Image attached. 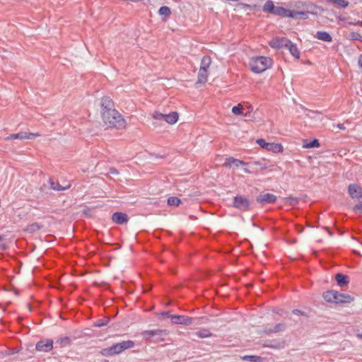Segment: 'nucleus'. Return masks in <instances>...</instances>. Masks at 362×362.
Returning <instances> with one entry per match:
<instances>
[{
	"mask_svg": "<svg viewBox=\"0 0 362 362\" xmlns=\"http://www.w3.org/2000/svg\"><path fill=\"white\" fill-rule=\"evenodd\" d=\"M265 347L272 348L275 349H281L284 348L285 346V342L284 340H277V339H273V340H268L265 341V343L263 344Z\"/></svg>",
	"mask_w": 362,
	"mask_h": 362,
	"instance_id": "2eb2a0df",
	"label": "nucleus"
},
{
	"mask_svg": "<svg viewBox=\"0 0 362 362\" xmlns=\"http://www.w3.org/2000/svg\"><path fill=\"white\" fill-rule=\"evenodd\" d=\"M211 63V57L208 55L204 56L202 59V62H201L200 69H204L208 70Z\"/></svg>",
	"mask_w": 362,
	"mask_h": 362,
	"instance_id": "c756f323",
	"label": "nucleus"
},
{
	"mask_svg": "<svg viewBox=\"0 0 362 362\" xmlns=\"http://www.w3.org/2000/svg\"><path fill=\"white\" fill-rule=\"evenodd\" d=\"M289 52L296 58L299 59L300 58V52L296 46V44L293 43L290 40L288 42V46L286 47Z\"/></svg>",
	"mask_w": 362,
	"mask_h": 362,
	"instance_id": "aec40b11",
	"label": "nucleus"
},
{
	"mask_svg": "<svg viewBox=\"0 0 362 362\" xmlns=\"http://www.w3.org/2000/svg\"><path fill=\"white\" fill-rule=\"evenodd\" d=\"M40 134H37V133H27V132H19V133H17V134H12L11 135H9L8 136H7L6 138V140H10V139H20V140H23V139H32L33 138H35L37 136H39Z\"/></svg>",
	"mask_w": 362,
	"mask_h": 362,
	"instance_id": "1a4fd4ad",
	"label": "nucleus"
},
{
	"mask_svg": "<svg viewBox=\"0 0 362 362\" xmlns=\"http://www.w3.org/2000/svg\"><path fill=\"white\" fill-rule=\"evenodd\" d=\"M303 146L305 148H317L320 146V142L318 139H314L311 141H308V140H305L303 141Z\"/></svg>",
	"mask_w": 362,
	"mask_h": 362,
	"instance_id": "bb28decb",
	"label": "nucleus"
},
{
	"mask_svg": "<svg viewBox=\"0 0 362 362\" xmlns=\"http://www.w3.org/2000/svg\"><path fill=\"white\" fill-rule=\"evenodd\" d=\"M102 112H109L115 110L114 108V103L112 100L107 96L103 97L101 101Z\"/></svg>",
	"mask_w": 362,
	"mask_h": 362,
	"instance_id": "4468645a",
	"label": "nucleus"
},
{
	"mask_svg": "<svg viewBox=\"0 0 362 362\" xmlns=\"http://www.w3.org/2000/svg\"><path fill=\"white\" fill-rule=\"evenodd\" d=\"M109 173H110V174H112V175H117V174H118V171H117V170L116 168H110V170H109Z\"/></svg>",
	"mask_w": 362,
	"mask_h": 362,
	"instance_id": "09e8293b",
	"label": "nucleus"
},
{
	"mask_svg": "<svg viewBox=\"0 0 362 362\" xmlns=\"http://www.w3.org/2000/svg\"><path fill=\"white\" fill-rule=\"evenodd\" d=\"M3 240V237L0 235V242Z\"/></svg>",
	"mask_w": 362,
	"mask_h": 362,
	"instance_id": "e2e57ef3",
	"label": "nucleus"
},
{
	"mask_svg": "<svg viewBox=\"0 0 362 362\" xmlns=\"http://www.w3.org/2000/svg\"><path fill=\"white\" fill-rule=\"evenodd\" d=\"M276 6H274L272 0H267L262 7V11L265 13L274 14Z\"/></svg>",
	"mask_w": 362,
	"mask_h": 362,
	"instance_id": "4be33fe9",
	"label": "nucleus"
},
{
	"mask_svg": "<svg viewBox=\"0 0 362 362\" xmlns=\"http://www.w3.org/2000/svg\"><path fill=\"white\" fill-rule=\"evenodd\" d=\"M293 313L302 315L303 312L299 310H298V309H295V310H293Z\"/></svg>",
	"mask_w": 362,
	"mask_h": 362,
	"instance_id": "603ef678",
	"label": "nucleus"
},
{
	"mask_svg": "<svg viewBox=\"0 0 362 362\" xmlns=\"http://www.w3.org/2000/svg\"><path fill=\"white\" fill-rule=\"evenodd\" d=\"M324 228L329 233V235H332L333 233L327 227H324Z\"/></svg>",
	"mask_w": 362,
	"mask_h": 362,
	"instance_id": "6e6d98bb",
	"label": "nucleus"
},
{
	"mask_svg": "<svg viewBox=\"0 0 362 362\" xmlns=\"http://www.w3.org/2000/svg\"><path fill=\"white\" fill-rule=\"evenodd\" d=\"M70 342H71V339L69 337H64L59 338L56 341L57 344H59L61 345L69 344Z\"/></svg>",
	"mask_w": 362,
	"mask_h": 362,
	"instance_id": "a19ab883",
	"label": "nucleus"
},
{
	"mask_svg": "<svg viewBox=\"0 0 362 362\" xmlns=\"http://www.w3.org/2000/svg\"><path fill=\"white\" fill-rule=\"evenodd\" d=\"M102 118L105 124L111 128L122 129L126 127V121L116 110L102 112Z\"/></svg>",
	"mask_w": 362,
	"mask_h": 362,
	"instance_id": "f257e3e1",
	"label": "nucleus"
},
{
	"mask_svg": "<svg viewBox=\"0 0 362 362\" xmlns=\"http://www.w3.org/2000/svg\"><path fill=\"white\" fill-rule=\"evenodd\" d=\"M167 203L169 206H178L181 203V200L177 197H170L167 199Z\"/></svg>",
	"mask_w": 362,
	"mask_h": 362,
	"instance_id": "7c9ffc66",
	"label": "nucleus"
},
{
	"mask_svg": "<svg viewBox=\"0 0 362 362\" xmlns=\"http://www.w3.org/2000/svg\"><path fill=\"white\" fill-rule=\"evenodd\" d=\"M354 301V298L347 293L337 291L335 303H350Z\"/></svg>",
	"mask_w": 362,
	"mask_h": 362,
	"instance_id": "dca6fc26",
	"label": "nucleus"
},
{
	"mask_svg": "<svg viewBox=\"0 0 362 362\" xmlns=\"http://www.w3.org/2000/svg\"><path fill=\"white\" fill-rule=\"evenodd\" d=\"M289 40L286 37H276L272 39L269 45L272 48L275 49H281L283 47H286L288 46V42Z\"/></svg>",
	"mask_w": 362,
	"mask_h": 362,
	"instance_id": "9d476101",
	"label": "nucleus"
},
{
	"mask_svg": "<svg viewBox=\"0 0 362 362\" xmlns=\"http://www.w3.org/2000/svg\"><path fill=\"white\" fill-rule=\"evenodd\" d=\"M358 65H359L360 68L362 69V54L359 57Z\"/></svg>",
	"mask_w": 362,
	"mask_h": 362,
	"instance_id": "3c124183",
	"label": "nucleus"
},
{
	"mask_svg": "<svg viewBox=\"0 0 362 362\" xmlns=\"http://www.w3.org/2000/svg\"><path fill=\"white\" fill-rule=\"evenodd\" d=\"M107 320H98V321H96L95 322V327H103V326H105L107 324Z\"/></svg>",
	"mask_w": 362,
	"mask_h": 362,
	"instance_id": "79ce46f5",
	"label": "nucleus"
},
{
	"mask_svg": "<svg viewBox=\"0 0 362 362\" xmlns=\"http://www.w3.org/2000/svg\"><path fill=\"white\" fill-rule=\"evenodd\" d=\"M336 295V291H327L323 293V298L328 303H335Z\"/></svg>",
	"mask_w": 362,
	"mask_h": 362,
	"instance_id": "393cba45",
	"label": "nucleus"
},
{
	"mask_svg": "<svg viewBox=\"0 0 362 362\" xmlns=\"http://www.w3.org/2000/svg\"><path fill=\"white\" fill-rule=\"evenodd\" d=\"M292 10H289L287 8H284L281 6H276V8L275 9V13L274 15L280 16V17H288L292 18L294 16L293 15Z\"/></svg>",
	"mask_w": 362,
	"mask_h": 362,
	"instance_id": "f3484780",
	"label": "nucleus"
},
{
	"mask_svg": "<svg viewBox=\"0 0 362 362\" xmlns=\"http://www.w3.org/2000/svg\"><path fill=\"white\" fill-rule=\"evenodd\" d=\"M272 64V60L269 57L263 56L252 58L250 62L251 70L254 73H262L269 69Z\"/></svg>",
	"mask_w": 362,
	"mask_h": 362,
	"instance_id": "f03ea898",
	"label": "nucleus"
},
{
	"mask_svg": "<svg viewBox=\"0 0 362 362\" xmlns=\"http://www.w3.org/2000/svg\"><path fill=\"white\" fill-rule=\"evenodd\" d=\"M257 144L264 149L274 153L283 151V146L281 144L268 143L263 139H258Z\"/></svg>",
	"mask_w": 362,
	"mask_h": 362,
	"instance_id": "20e7f679",
	"label": "nucleus"
},
{
	"mask_svg": "<svg viewBox=\"0 0 362 362\" xmlns=\"http://www.w3.org/2000/svg\"><path fill=\"white\" fill-rule=\"evenodd\" d=\"M112 220L114 223L123 225L128 221V216L125 213L122 212H115L112 216Z\"/></svg>",
	"mask_w": 362,
	"mask_h": 362,
	"instance_id": "f8f14e48",
	"label": "nucleus"
},
{
	"mask_svg": "<svg viewBox=\"0 0 362 362\" xmlns=\"http://www.w3.org/2000/svg\"><path fill=\"white\" fill-rule=\"evenodd\" d=\"M264 333H266L267 334H270L272 333H274V331H273V328H268V329H264Z\"/></svg>",
	"mask_w": 362,
	"mask_h": 362,
	"instance_id": "8fccbe9b",
	"label": "nucleus"
},
{
	"mask_svg": "<svg viewBox=\"0 0 362 362\" xmlns=\"http://www.w3.org/2000/svg\"><path fill=\"white\" fill-rule=\"evenodd\" d=\"M354 24L362 26V21H357L356 23H355Z\"/></svg>",
	"mask_w": 362,
	"mask_h": 362,
	"instance_id": "4d7b16f0",
	"label": "nucleus"
},
{
	"mask_svg": "<svg viewBox=\"0 0 362 362\" xmlns=\"http://www.w3.org/2000/svg\"><path fill=\"white\" fill-rule=\"evenodd\" d=\"M303 230V228H301L300 230L299 231L300 233H302Z\"/></svg>",
	"mask_w": 362,
	"mask_h": 362,
	"instance_id": "0e129e2a",
	"label": "nucleus"
},
{
	"mask_svg": "<svg viewBox=\"0 0 362 362\" xmlns=\"http://www.w3.org/2000/svg\"><path fill=\"white\" fill-rule=\"evenodd\" d=\"M329 1L342 8H346L349 4V2L346 0H329Z\"/></svg>",
	"mask_w": 362,
	"mask_h": 362,
	"instance_id": "e433bc0d",
	"label": "nucleus"
},
{
	"mask_svg": "<svg viewBox=\"0 0 362 362\" xmlns=\"http://www.w3.org/2000/svg\"><path fill=\"white\" fill-rule=\"evenodd\" d=\"M276 196L272 193H260L256 197V202L264 206L267 204H273L276 201Z\"/></svg>",
	"mask_w": 362,
	"mask_h": 362,
	"instance_id": "423d86ee",
	"label": "nucleus"
},
{
	"mask_svg": "<svg viewBox=\"0 0 362 362\" xmlns=\"http://www.w3.org/2000/svg\"><path fill=\"white\" fill-rule=\"evenodd\" d=\"M208 78V70L204 69H199L198 73V79L196 84L198 83H205L207 81Z\"/></svg>",
	"mask_w": 362,
	"mask_h": 362,
	"instance_id": "b1692460",
	"label": "nucleus"
},
{
	"mask_svg": "<svg viewBox=\"0 0 362 362\" xmlns=\"http://www.w3.org/2000/svg\"><path fill=\"white\" fill-rule=\"evenodd\" d=\"M49 184L50 189L53 190H57V191H62L66 190L70 188L71 185H68L66 187H62L59 185L58 182H54L52 178H49Z\"/></svg>",
	"mask_w": 362,
	"mask_h": 362,
	"instance_id": "5701e85b",
	"label": "nucleus"
},
{
	"mask_svg": "<svg viewBox=\"0 0 362 362\" xmlns=\"http://www.w3.org/2000/svg\"><path fill=\"white\" fill-rule=\"evenodd\" d=\"M348 192L351 198L362 197V189L356 184H351L349 185Z\"/></svg>",
	"mask_w": 362,
	"mask_h": 362,
	"instance_id": "ddd939ff",
	"label": "nucleus"
},
{
	"mask_svg": "<svg viewBox=\"0 0 362 362\" xmlns=\"http://www.w3.org/2000/svg\"><path fill=\"white\" fill-rule=\"evenodd\" d=\"M158 13L160 16H166V17L169 16L171 13L170 8L167 6H161L159 8Z\"/></svg>",
	"mask_w": 362,
	"mask_h": 362,
	"instance_id": "f704fd0d",
	"label": "nucleus"
},
{
	"mask_svg": "<svg viewBox=\"0 0 362 362\" xmlns=\"http://www.w3.org/2000/svg\"><path fill=\"white\" fill-rule=\"evenodd\" d=\"M247 109L248 110L247 112L245 113H243V115H244L246 117H248V119L251 120L252 119L250 118L251 117L250 113L252 111L253 108L251 105H249L248 107H247Z\"/></svg>",
	"mask_w": 362,
	"mask_h": 362,
	"instance_id": "a18cd8bd",
	"label": "nucleus"
},
{
	"mask_svg": "<svg viewBox=\"0 0 362 362\" xmlns=\"http://www.w3.org/2000/svg\"><path fill=\"white\" fill-rule=\"evenodd\" d=\"M165 115H166V114H163V119H162V120L165 121Z\"/></svg>",
	"mask_w": 362,
	"mask_h": 362,
	"instance_id": "680f3d73",
	"label": "nucleus"
},
{
	"mask_svg": "<svg viewBox=\"0 0 362 362\" xmlns=\"http://www.w3.org/2000/svg\"><path fill=\"white\" fill-rule=\"evenodd\" d=\"M315 37L325 42H330L332 41V37L326 31H317L315 35Z\"/></svg>",
	"mask_w": 362,
	"mask_h": 362,
	"instance_id": "412c9836",
	"label": "nucleus"
},
{
	"mask_svg": "<svg viewBox=\"0 0 362 362\" xmlns=\"http://www.w3.org/2000/svg\"><path fill=\"white\" fill-rule=\"evenodd\" d=\"M292 13L294 16L292 17L291 18L297 19L299 18L304 19V20L308 18V12L293 11Z\"/></svg>",
	"mask_w": 362,
	"mask_h": 362,
	"instance_id": "2f4dec72",
	"label": "nucleus"
},
{
	"mask_svg": "<svg viewBox=\"0 0 362 362\" xmlns=\"http://www.w3.org/2000/svg\"><path fill=\"white\" fill-rule=\"evenodd\" d=\"M42 226L38 223H33L27 226L25 231L29 233H34L42 228Z\"/></svg>",
	"mask_w": 362,
	"mask_h": 362,
	"instance_id": "cd10ccee",
	"label": "nucleus"
},
{
	"mask_svg": "<svg viewBox=\"0 0 362 362\" xmlns=\"http://www.w3.org/2000/svg\"><path fill=\"white\" fill-rule=\"evenodd\" d=\"M163 315L170 317L172 322L174 324L189 325L192 324L194 320L192 317L186 315H169L168 313H163Z\"/></svg>",
	"mask_w": 362,
	"mask_h": 362,
	"instance_id": "39448f33",
	"label": "nucleus"
},
{
	"mask_svg": "<svg viewBox=\"0 0 362 362\" xmlns=\"http://www.w3.org/2000/svg\"><path fill=\"white\" fill-rule=\"evenodd\" d=\"M349 39L352 40H358L362 42V35L356 32H351L349 34Z\"/></svg>",
	"mask_w": 362,
	"mask_h": 362,
	"instance_id": "58836bf2",
	"label": "nucleus"
},
{
	"mask_svg": "<svg viewBox=\"0 0 362 362\" xmlns=\"http://www.w3.org/2000/svg\"><path fill=\"white\" fill-rule=\"evenodd\" d=\"M199 338H207L212 336V333L208 329H202L194 333Z\"/></svg>",
	"mask_w": 362,
	"mask_h": 362,
	"instance_id": "c85d7f7f",
	"label": "nucleus"
},
{
	"mask_svg": "<svg viewBox=\"0 0 362 362\" xmlns=\"http://www.w3.org/2000/svg\"><path fill=\"white\" fill-rule=\"evenodd\" d=\"M252 164V165H259V166H260V168H261L262 170H263V169H266V168H267V166H266V165H265V164H263V163H260V162H259V161H255V162H253Z\"/></svg>",
	"mask_w": 362,
	"mask_h": 362,
	"instance_id": "49530a36",
	"label": "nucleus"
},
{
	"mask_svg": "<svg viewBox=\"0 0 362 362\" xmlns=\"http://www.w3.org/2000/svg\"><path fill=\"white\" fill-rule=\"evenodd\" d=\"M53 349V340L49 339H42L37 342L35 350L42 352H49Z\"/></svg>",
	"mask_w": 362,
	"mask_h": 362,
	"instance_id": "6e6552de",
	"label": "nucleus"
},
{
	"mask_svg": "<svg viewBox=\"0 0 362 362\" xmlns=\"http://www.w3.org/2000/svg\"><path fill=\"white\" fill-rule=\"evenodd\" d=\"M167 335L168 331L166 329H153V330H145L141 332V336L145 339H149L153 338L155 335Z\"/></svg>",
	"mask_w": 362,
	"mask_h": 362,
	"instance_id": "9b49d317",
	"label": "nucleus"
},
{
	"mask_svg": "<svg viewBox=\"0 0 362 362\" xmlns=\"http://www.w3.org/2000/svg\"><path fill=\"white\" fill-rule=\"evenodd\" d=\"M232 206L241 211H248L252 209L250 200L243 195L235 196Z\"/></svg>",
	"mask_w": 362,
	"mask_h": 362,
	"instance_id": "7ed1b4c3",
	"label": "nucleus"
},
{
	"mask_svg": "<svg viewBox=\"0 0 362 362\" xmlns=\"http://www.w3.org/2000/svg\"><path fill=\"white\" fill-rule=\"evenodd\" d=\"M165 335H155L153 336V342L158 343L164 341V337Z\"/></svg>",
	"mask_w": 362,
	"mask_h": 362,
	"instance_id": "c03bdc74",
	"label": "nucleus"
},
{
	"mask_svg": "<svg viewBox=\"0 0 362 362\" xmlns=\"http://www.w3.org/2000/svg\"><path fill=\"white\" fill-rule=\"evenodd\" d=\"M18 352V349H17L16 348H14L11 351V354H17Z\"/></svg>",
	"mask_w": 362,
	"mask_h": 362,
	"instance_id": "5fc2aeb1",
	"label": "nucleus"
},
{
	"mask_svg": "<svg viewBox=\"0 0 362 362\" xmlns=\"http://www.w3.org/2000/svg\"><path fill=\"white\" fill-rule=\"evenodd\" d=\"M335 280L337 284L341 287H343L349 284L348 276L343 274L341 273H338L336 274Z\"/></svg>",
	"mask_w": 362,
	"mask_h": 362,
	"instance_id": "6ab92c4d",
	"label": "nucleus"
},
{
	"mask_svg": "<svg viewBox=\"0 0 362 362\" xmlns=\"http://www.w3.org/2000/svg\"><path fill=\"white\" fill-rule=\"evenodd\" d=\"M286 325L284 323H278L273 327L274 332H283L286 329Z\"/></svg>",
	"mask_w": 362,
	"mask_h": 362,
	"instance_id": "4c0bfd02",
	"label": "nucleus"
},
{
	"mask_svg": "<svg viewBox=\"0 0 362 362\" xmlns=\"http://www.w3.org/2000/svg\"><path fill=\"white\" fill-rule=\"evenodd\" d=\"M310 9H313V8H316V6H315V5H313V4H311V5L310 6Z\"/></svg>",
	"mask_w": 362,
	"mask_h": 362,
	"instance_id": "bf43d9fd",
	"label": "nucleus"
},
{
	"mask_svg": "<svg viewBox=\"0 0 362 362\" xmlns=\"http://www.w3.org/2000/svg\"><path fill=\"white\" fill-rule=\"evenodd\" d=\"M354 211L355 212L362 211V203H359V204H356V205L354 207Z\"/></svg>",
	"mask_w": 362,
	"mask_h": 362,
	"instance_id": "de8ad7c7",
	"label": "nucleus"
},
{
	"mask_svg": "<svg viewBox=\"0 0 362 362\" xmlns=\"http://www.w3.org/2000/svg\"><path fill=\"white\" fill-rule=\"evenodd\" d=\"M100 354L104 356H115L112 346L107 348H104L100 350Z\"/></svg>",
	"mask_w": 362,
	"mask_h": 362,
	"instance_id": "473e14b6",
	"label": "nucleus"
},
{
	"mask_svg": "<svg viewBox=\"0 0 362 362\" xmlns=\"http://www.w3.org/2000/svg\"><path fill=\"white\" fill-rule=\"evenodd\" d=\"M178 117L179 115L177 112H172L169 114L165 115V122L168 124H173L177 121Z\"/></svg>",
	"mask_w": 362,
	"mask_h": 362,
	"instance_id": "a878e982",
	"label": "nucleus"
},
{
	"mask_svg": "<svg viewBox=\"0 0 362 362\" xmlns=\"http://www.w3.org/2000/svg\"><path fill=\"white\" fill-rule=\"evenodd\" d=\"M45 187H46V186H45V185H43L42 186H41V187H40V190L42 192H44V189H45Z\"/></svg>",
	"mask_w": 362,
	"mask_h": 362,
	"instance_id": "13d9d810",
	"label": "nucleus"
},
{
	"mask_svg": "<svg viewBox=\"0 0 362 362\" xmlns=\"http://www.w3.org/2000/svg\"><path fill=\"white\" fill-rule=\"evenodd\" d=\"M235 165V166L238 167L240 165H247V163H245L243 160H240L238 159H235L233 157H230L226 158V162L224 163V165L226 168H231L233 165Z\"/></svg>",
	"mask_w": 362,
	"mask_h": 362,
	"instance_id": "a211bd4d",
	"label": "nucleus"
},
{
	"mask_svg": "<svg viewBox=\"0 0 362 362\" xmlns=\"http://www.w3.org/2000/svg\"><path fill=\"white\" fill-rule=\"evenodd\" d=\"M134 346V342L132 340L123 341L119 343H116L112 346L115 355L122 353L123 351L132 348Z\"/></svg>",
	"mask_w": 362,
	"mask_h": 362,
	"instance_id": "0eeeda50",
	"label": "nucleus"
},
{
	"mask_svg": "<svg viewBox=\"0 0 362 362\" xmlns=\"http://www.w3.org/2000/svg\"><path fill=\"white\" fill-rule=\"evenodd\" d=\"M243 105L241 104H238V105L233 107L232 112L236 115H243Z\"/></svg>",
	"mask_w": 362,
	"mask_h": 362,
	"instance_id": "c9c22d12",
	"label": "nucleus"
},
{
	"mask_svg": "<svg viewBox=\"0 0 362 362\" xmlns=\"http://www.w3.org/2000/svg\"><path fill=\"white\" fill-rule=\"evenodd\" d=\"M244 171H245V173H250V170H247L246 168H245V169H244Z\"/></svg>",
	"mask_w": 362,
	"mask_h": 362,
	"instance_id": "052dcab7",
	"label": "nucleus"
},
{
	"mask_svg": "<svg viewBox=\"0 0 362 362\" xmlns=\"http://www.w3.org/2000/svg\"><path fill=\"white\" fill-rule=\"evenodd\" d=\"M337 127L342 130H344L346 129V127H344V125L343 124H338Z\"/></svg>",
	"mask_w": 362,
	"mask_h": 362,
	"instance_id": "864d4df0",
	"label": "nucleus"
},
{
	"mask_svg": "<svg viewBox=\"0 0 362 362\" xmlns=\"http://www.w3.org/2000/svg\"><path fill=\"white\" fill-rule=\"evenodd\" d=\"M152 117L156 120H162L163 118V114L159 112H154Z\"/></svg>",
	"mask_w": 362,
	"mask_h": 362,
	"instance_id": "37998d69",
	"label": "nucleus"
},
{
	"mask_svg": "<svg viewBox=\"0 0 362 362\" xmlns=\"http://www.w3.org/2000/svg\"><path fill=\"white\" fill-rule=\"evenodd\" d=\"M243 360L250 361L251 362H262L263 358L259 356H245Z\"/></svg>",
	"mask_w": 362,
	"mask_h": 362,
	"instance_id": "72a5a7b5",
	"label": "nucleus"
},
{
	"mask_svg": "<svg viewBox=\"0 0 362 362\" xmlns=\"http://www.w3.org/2000/svg\"><path fill=\"white\" fill-rule=\"evenodd\" d=\"M286 203L289 204L291 206H294L298 203V199L293 197H289L285 198Z\"/></svg>",
	"mask_w": 362,
	"mask_h": 362,
	"instance_id": "ea45409f",
	"label": "nucleus"
}]
</instances>
